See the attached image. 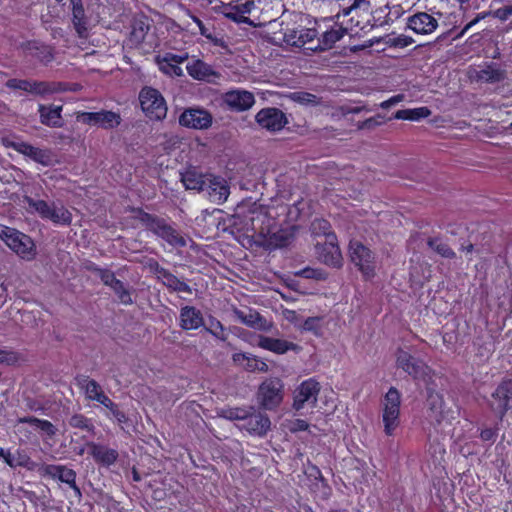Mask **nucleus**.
<instances>
[{
  "mask_svg": "<svg viewBox=\"0 0 512 512\" xmlns=\"http://www.w3.org/2000/svg\"><path fill=\"white\" fill-rule=\"evenodd\" d=\"M90 454L93 458L104 465L113 464L118 458V452L114 449L108 448L104 445L96 444L94 442L88 443Z\"/></svg>",
  "mask_w": 512,
  "mask_h": 512,
  "instance_id": "nucleus-34",
  "label": "nucleus"
},
{
  "mask_svg": "<svg viewBox=\"0 0 512 512\" xmlns=\"http://www.w3.org/2000/svg\"><path fill=\"white\" fill-rule=\"evenodd\" d=\"M233 313L237 320L242 324L257 329L260 331L268 332L273 327V323L262 317L257 311L251 308L234 309Z\"/></svg>",
  "mask_w": 512,
  "mask_h": 512,
  "instance_id": "nucleus-25",
  "label": "nucleus"
},
{
  "mask_svg": "<svg viewBox=\"0 0 512 512\" xmlns=\"http://www.w3.org/2000/svg\"><path fill=\"white\" fill-rule=\"evenodd\" d=\"M311 231L315 236H324V239L327 235H335L330 232V224L324 219H315L311 224Z\"/></svg>",
  "mask_w": 512,
  "mask_h": 512,
  "instance_id": "nucleus-48",
  "label": "nucleus"
},
{
  "mask_svg": "<svg viewBox=\"0 0 512 512\" xmlns=\"http://www.w3.org/2000/svg\"><path fill=\"white\" fill-rule=\"evenodd\" d=\"M31 80L9 79L6 86L10 89H19L29 93Z\"/></svg>",
  "mask_w": 512,
  "mask_h": 512,
  "instance_id": "nucleus-56",
  "label": "nucleus"
},
{
  "mask_svg": "<svg viewBox=\"0 0 512 512\" xmlns=\"http://www.w3.org/2000/svg\"><path fill=\"white\" fill-rule=\"evenodd\" d=\"M476 77L483 82L495 83L504 79V71L500 70L495 65H488L478 70Z\"/></svg>",
  "mask_w": 512,
  "mask_h": 512,
  "instance_id": "nucleus-40",
  "label": "nucleus"
},
{
  "mask_svg": "<svg viewBox=\"0 0 512 512\" xmlns=\"http://www.w3.org/2000/svg\"><path fill=\"white\" fill-rule=\"evenodd\" d=\"M414 43V40L410 36L399 35L393 39V45L404 48Z\"/></svg>",
  "mask_w": 512,
  "mask_h": 512,
  "instance_id": "nucleus-61",
  "label": "nucleus"
},
{
  "mask_svg": "<svg viewBox=\"0 0 512 512\" xmlns=\"http://www.w3.org/2000/svg\"><path fill=\"white\" fill-rule=\"evenodd\" d=\"M317 36V31L312 28L287 29L284 33L283 41L287 45L295 47H305L309 50L321 48L319 44L312 45Z\"/></svg>",
  "mask_w": 512,
  "mask_h": 512,
  "instance_id": "nucleus-18",
  "label": "nucleus"
},
{
  "mask_svg": "<svg viewBox=\"0 0 512 512\" xmlns=\"http://www.w3.org/2000/svg\"><path fill=\"white\" fill-rule=\"evenodd\" d=\"M204 191L208 194L209 199L212 202L222 204L227 200L230 194V187L224 178L220 176L206 175Z\"/></svg>",
  "mask_w": 512,
  "mask_h": 512,
  "instance_id": "nucleus-21",
  "label": "nucleus"
},
{
  "mask_svg": "<svg viewBox=\"0 0 512 512\" xmlns=\"http://www.w3.org/2000/svg\"><path fill=\"white\" fill-rule=\"evenodd\" d=\"M428 246L436 253L444 258L452 259L455 257V252L448 246L447 243L438 238H430L427 242Z\"/></svg>",
  "mask_w": 512,
  "mask_h": 512,
  "instance_id": "nucleus-43",
  "label": "nucleus"
},
{
  "mask_svg": "<svg viewBox=\"0 0 512 512\" xmlns=\"http://www.w3.org/2000/svg\"><path fill=\"white\" fill-rule=\"evenodd\" d=\"M73 23L78 34L82 35L86 30V26L84 21V9L81 4H74L73 6Z\"/></svg>",
  "mask_w": 512,
  "mask_h": 512,
  "instance_id": "nucleus-46",
  "label": "nucleus"
},
{
  "mask_svg": "<svg viewBox=\"0 0 512 512\" xmlns=\"http://www.w3.org/2000/svg\"><path fill=\"white\" fill-rule=\"evenodd\" d=\"M318 258L325 264L332 267L342 265V254L337 245L336 235H327L324 241H317L315 245Z\"/></svg>",
  "mask_w": 512,
  "mask_h": 512,
  "instance_id": "nucleus-11",
  "label": "nucleus"
},
{
  "mask_svg": "<svg viewBox=\"0 0 512 512\" xmlns=\"http://www.w3.org/2000/svg\"><path fill=\"white\" fill-rule=\"evenodd\" d=\"M186 69L192 78L200 81H211L217 76L210 65L199 59L188 63Z\"/></svg>",
  "mask_w": 512,
  "mask_h": 512,
  "instance_id": "nucleus-31",
  "label": "nucleus"
},
{
  "mask_svg": "<svg viewBox=\"0 0 512 512\" xmlns=\"http://www.w3.org/2000/svg\"><path fill=\"white\" fill-rule=\"evenodd\" d=\"M232 359L236 364L244 367L248 371H251V372H255V371L267 372L268 371V365L264 361L258 359L257 357H255L251 354L235 353V354H233Z\"/></svg>",
  "mask_w": 512,
  "mask_h": 512,
  "instance_id": "nucleus-32",
  "label": "nucleus"
},
{
  "mask_svg": "<svg viewBox=\"0 0 512 512\" xmlns=\"http://www.w3.org/2000/svg\"><path fill=\"white\" fill-rule=\"evenodd\" d=\"M8 147L43 166H50L54 163L53 154L49 149L34 147L23 141H12L8 144Z\"/></svg>",
  "mask_w": 512,
  "mask_h": 512,
  "instance_id": "nucleus-14",
  "label": "nucleus"
},
{
  "mask_svg": "<svg viewBox=\"0 0 512 512\" xmlns=\"http://www.w3.org/2000/svg\"><path fill=\"white\" fill-rule=\"evenodd\" d=\"M77 120L88 125L99 126L103 129H113L120 125L121 117L113 111L78 112Z\"/></svg>",
  "mask_w": 512,
  "mask_h": 512,
  "instance_id": "nucleus-13",
  "label": "nucleus"
},
{
  "mask_svg": "<svg viewBox=\"0 0 512 512\" xmlns=\"http://www.w3.org/2000/svg\"><path fill=\"white\" fill-rule=\"evenodd\" d=\"M233 225L249 243L266 249L287 245L291 236L288 231L278 229L270 210L258 203H253L247 212L241 209L234 217Z\"/></svg>",
  "mask_w": 512,
  "mask_h": 512,
  "instance_id": "nucleus-1",
  "label": "nucleus"
},
{
  "mask_svg": "<svg viewBox=\"0 0 512 512\" xmlns=\"http://www.w3.org/2000/svg\"><path fill=\"white\" fill-rule=\"evenodd\" d=\"M255 120L261 128L270 132L280 131L288 124L285 113L275 107L261 109L256 114Z\"/></svg>",
  "mask_w": 512,
  "mask_h": 512,
  "instance_id": "nucleus-12",
  "label": "nucleus"
},
{
  "mask_svg": "<svg viewBox=\"0 0 512 512\" xmlns=\"http://www.w3.org/2000/svg\"><path fill=\"white\" fill-rule=\"evenodd\" d=\"M284 318L293 324L296 328L300 329V325L303 323V319L294 310L286 309L283 311Z\"/></svg>",
  "mask_w": 512,
  "mask_h": 512,
  "instance_id": "nucleus-57",
  "label": "nucleus"
},
{
  "mask_svg": "<svg viewBox=\"0 0 512 512\" xmlns=\"http://www.w3.org/2000/svg\"><path fill=\"white\" fill-rule=\"evenodd\" d=\"M25 202L29 208L37 212L41 218L50 220L54 224L68 226L72 222L71 212L63 205L49 204L44 200H35L31 197H25Z\"/></svg>",
  "mask_w": 512,
  "mask_h": 512,
  "instance_id": "nucleus-5",
  "label": "nucleus"
},
{
  "mask_svg": "<svg viewBox=\"0 0 512 512\" xmlns=\"http://www.w3.org/2000/svg\"><path fill=\"white\" fill-rule=\"evenodd\" d=\"M14 456V468L24 467L28 470H32L36 467V464L30 459V457L23 450H16Z\"/></svg>",
  "mask_w": 512,
  "mask_h": 512,
  "instance_id": "nucleus-47",
  "label": "nucleus"
},
{
  "mask_svg": "<svg viewBox=\"0 0 512 512\" xmlns=\"http://www.w3.org/2000/svg\"><path fill=\"white\" fill-rule=\"evenodd\" d=\"M253 0L245 2H230L222 6V13L225 17L237 22L249 25L250 16L252 15Z\"/></svg>",
  "mask_w": 512,
  "mask_h": 512,
  "instance_id": "nucleus-26",
  "label": "nucleus"
},
{
  "mask_svg": "<svg viewBox=\"0 0 512 512\" xmlns=\"http://www.w3.org/2000/svg\"><path fill=\"white\" fill-rule=\"evenodd\" d=\"M297 100L302 104H316L317 98L310 93H302L297 96Z\"/></svg>",
  "mask_w": 512,
  "mask_h": 512,
  "instance_id": "nucleus-62",
  "label": "nucleus"
},
{
  "mask_svg": "<svg viewBox=\"0 0 512 512\" xmlns=\"http://www.w3.org/2000/svg\"><path fill=\"white\" fill-rule=\"evenodd\" d=\"M7 465L14 468V456L9 451L2 457Z\"/></svg>",
  "mask_w": 512,
  "mask_h": 512,
  "instance_id": "nucleus-64",
  "label": "nucleus"
},
{
  "mask_svg": "<svg viewBox=\"0 0 512 512\" xmlns=\"http://www.w3.org/2000/svg\"><path fill=\"white\" fill-rule=\"evenodd\" d=\"M93 271L96 273V275L101 279V281L106 286H109L112 288V286L115 284V282L118 281V279L115 277L114 273L110 270L94 267Z\"/></svg>",
  "mask_w": 512,
  "mask_h": 512,
  "instance_id": "nucleus-51",
  "label": "nucleus"
},
{
  "mask_svg": "<svg viewBox=\"0 0 512 512\" xmlns=\"http://www.w3.org/2000/svg\"><path fill=\"white\" fill-rule=\"evenodd\" d=\"M149 227L153 233L167 241L172 246L183 247L186 245L184 237H182L176 229L167 224L164 220L152 218Z\"/></svg>",
  "mask_w": 512,
  "mask_h": 512,
  "instance_id": "nucleus-22",
  "label": "nucleus"
},
{
  "mask_svg": "<svg viewBox=\"0 0 512 512\" xmlns=\"http://www.w3.org/2000/svg\"><path fill=\"white\" fill-rule=\"evenodd\" d=\"M210 334H212L217 339L225 341L227 339V333L225 331L224 326L220 321L213 319L210 321V326L206 329Z\"/></svg>",
  "mask_w": 512,
  "mask_h": 512,
  "instance_id": "nucleus-50",
  "label": "nucleus"
},
{
  "mask_svg": "<svg viewBox=\"0 0 512 512\" xmlns=\"http://www.w3.org/2000/svg\"><path fill=\"white\" fill-rule=\"evenodd\" d=\"M77 385L84 392L85 397L88 400L96 401L100 403L106 396L102 387L94 379H90L87 376H81L76 379Z\"/></svg>",
  "mask_w": 512,
  "mask_h": 512,
  "instance_id": "nucleus-29",
  "label": "nucleus"
},
{
  "mask_svg": "<svg viewBox=\"0 0 512 512\" xmlns=\"http://www.w3.org/2000/svg\"><path fill=\"white\" fill-rule=\"evenodd\" d=\"M19 360L16 352L8 349H0V364L12 365Z\"/></svg>",
  "mask_w": 512,
  "mask_h": 512,
  "instance_id": "nucleus-55",
  "label": "nucleus"
},
{
  "mask_svg": "<svg viewBox=\"0 0 512 512\" xmlns=\"http://www.w3.org/2000/svg\"><path fill=\"white\" fill-rule=\"evenodd\" d=\"M404 99H405L404 94H397V95L392 96L388 100L381 102L379 106L383 109H388V108L402 102Z\"/></svg>",
  "mask_w": 512,
  "mask_h": 512,
  "instance_id": "nucleus-59",
  "label": "nucleus"
},
{
  "mask_svg": "<svg viewBox=\"0 0 512 512\" xmlns=\"http://www.w3.org/2000/svg\"><path fill=\"white\" fill-rule=\"evenodd\" d=\"M258 346L274 352L276 354H284L289 350H298L299 346L292 342L283 340V339H275L267 336H260L258 340Z\"/></svg>",
  "mask_w": 512,
  "mask_h": 512,
  "instance_id": "nucleus-30",
  "label": "nucleus"
},
{
  "mask_svg": "<svg viewBox=\"0 0 512 512\" xmlns=\"http://www.w3.org/2000/svg\"><path fill=\"white\" fill-rule=\"evenodd\" d=\"M181 179L186 189L204 191L206 176L196 171L188 170L182 174Z\"/></svg>",
  "mask_w": 512,
  "mask_h": 512,
  "instance_id": "nucleus-38",
  "label": "nucleus"
},
{
  "mask_svg": "<svg viewBox=\"0 0 512 512\" xmlns=\"http://www.w3.org/2000/svg\"><path fill=\"white\" fill-rule=\"evenodd\" d=\"M69 424L72 427L81 428L88 431L93 429V425L90 423L89 419L81 414L73 415L69 420Z\"/></svg>",
  "mask_w": 512,
  "mask_h": 512,
  "instance_id": "nucleus-52",
  "label": "nucleus"
},
{
  "mask_svg": "<svg viewBox=\"0 0 512 512\" xmlns=\"http://www.w3.org/2000/svg\"><path fill=\"white\" fill-rule=\"evenodd\" d=\"M407 27L419 35L432 34L438 27V21L426 12H418L407 18Z\"/></svg>",
  "mask_w": 512,
  "mask_h": 512,
  "instance_id": "nucleus-24",
  "label": "nucleus"
},
{
  "mask_svg": "<svg viewBox=\"0 0 512 512\" xmlns=\"http://www.w3.org/2000/svg\"><path fill=\"white\" fill-rule=\"evenodd\" d=\"M157 277L169 289L176 292L192 293L191 287L164 268L157 269Z\"/></svg>",
  "mask_w": 512,
  "mask_h": 512,
  "instance_id": "nucleus-36",
  "label": "nucleus"
},
{
  "mask_svg": "<svg viewBox=\"0 0 512 512\" xmlns=\"http://www.w3.org/2000/svg\"><path fill=\"white\" fill-rule=\"evenodd\" d=\"M221 416L228 420L244 421L249 416V408H229L221 412Z\"/></svg>",
  "mask_w": 512,
  "mask_h": 512,
  "instance_id": "nucleus-49",
  "label": "nucleus"
},
{
  "mask_svg": "<svg viewBox=\"0 0 512 512\" xmlns=\"http://www.w3.org/2000/svg\"><path fill=\"white\" fill-rule=\"evenodd\" d=\"M20 422L28 423V424L34 426L37 429L46 433L48 436H53L56 433V429H55L54 425L48 420H42V419H38L35 417H26V418L20 419Z\"/></svg>",
  "mask_w": 512,
  "mask_h": 512,
  "instance_id": "nucleus-42",
  "label": "nucleus"
},
{
  "mask_svg": "<svg viewBox=\"0 0 512 512\" xmlns=\"http://www.w3.org/2000/svg\"><path fill=\"white\" fill-rule=\"evenodd\" d=\"M224 103L233 111L249 110L255 103L254 95L246 90H230L223 96Z\"/></svg>",
  "mask_w": 512,
  "mask_h": 512,
  "instance_id": "nucleus-23",
  "label": "nucleus"
},
{
  "mask_svg": "<svg viewBox=\"0 0 512 512\" xmlns=\"http://www.w3.org/2000/svg\"><path fill=\"white\" fill-rule=\"evenodd\" d=\"M382 116L376 115L374 117L368 118L364 121L358 122L357 128L359 130H372L377 126L382 124Z\"/></svg>",
  "mask_w": 512,
  "mask_h": 512,
  "instance_id": "nucleus-53",
  "label": "nucleus"
},
{
  "mask_svg": "<svg viewBox=\"0 0 512 512\" xmlns=\"http://www.w3.org/2000/svg\"><path fill=\"white\" fill-rule=\"evenodd\" d=\"M113 291L117 295L119 301L124 305H130L133 303L130 290L125 287L123 282L118 280L115 282V284L112 286Z\"/></svg>",
  "mask_w": 512,
  "mask_h": 512,
  "instance_id": "nucleus-45",
  "label": "nucleus"
},
{
  "mask_svg": "<svg viewBox=\"0 0 512 512\" xmlns=\"http://www.w3.org/2000/svg\"><path fill=\"white\" fill-rule=\"evenodd\" d=\"M323 328L324 319L323 317L319 316L308 317L307 319L303 320V323L300 325V330L311 332L316 337L323 335Z\"/></svg>",
  "mask_w": 512,
  "mask_h": 512,
  "instance_id": "nucleus-41",
  "label": "nucleus"
},
{
  "mask_svg": "<svg viewBox=\"0 0 512 512\" xmlns=\"http://www.w3.org/2000/svg\"><path fill=\"white\" fill-rule=\"evenodd\" d=\"M401 394L391 387L381 401V416L384 425V432L392 436L400 424Z\"/></svg>",
  "mask_w": 512,
  "mask_h": 512,
  "instance_id": "nucleus-4",
  "label": "nucleus"
},
{
  "mask_svg": "<svg viewBox=\"0 0 512 512\" xmlns=\"http://www.w3.org/2000/svg\"><path fill=\"white\" fill-rule=\"evenodd\" d=\"M281 4L279 0H253L252 15L249 25L261 27L275 21L280 13Z\"/></svg>",
  "mask_w": 512,
  "mask_h": 512,
  "instance_id": "nucleus-7",
  "label": "nucleus"
},
{
  "mask_svg": "<svg viewBox=\"0 0 512 512\" xmlns=\"http://www.w3.org/2000/svg\"><path fill=\"white\" fill-rule=\"evenodd\" d=\"M431 115V111L427 107H418L413 109H403L398 110L393 118L399 120H410V121H419L421 119L427 118Z\"/></svg>",
  "mask_w": 512,
  "mask_h": 512,
  "instance_id": "nucleus-39",
  "label": "nucleus"
},
{
  "mask_svg": "<svg viewBox=\"0 0 512 512\" xmlns=\"http://www.w3.org/2000/svg\"><path fill=\"white\" fill-rule=\"evenodd\" d=\"M490 406L501 417L512 408V380L502 381L491 395Z\"/></svg>",
  "mask_w": 512,
  "mask_h": 512,
  "instance_id": "nucleus-19",
  "label": "nucleus"
},
{
  "mask_svg": "<svg viewBox=\"0 0 512 512\" xmlns=\"http://www.w3.org/2000/svg\"><path fill=\"white\" fill-rule=\"evenodd\" d=\"M105 408L109 410L108 417L114 418L118 423H125L127 421V417L124 412H122L118 405L115 404L107 395L100 402Z\"/></svg>",
  "mask_w": 512,
  "mask_h": 512,
  "instance_id": "nucleus-44",
  "label": "nucleus"
},
{
  "mask_svg": "<svg viewBox=\"0 0 512 512\" xmlns=\"http://www.w3.org/2000/svg\"><path fill=\"white\" fill-rule=\"evenodd\" d=\"M64 90L65 85L59 82L30 81L29 93L32 95L46 97Z\"/></svg>",
  "mask_w": 512,
  "mask_h": 512,
  "instance_id": "nucleus-33",
  "label": "nucleus"
},
{
  "mask_svg": "<svg viewBox=\"0 0 512 512\" xmlns=\"http://www.w3.org/2000/svg\"><path fill=\"white\" fill-rule=\"evenodd\" d=\"M343 36L341 30H330L323 34V45L325 47H331L332 44L340 40Z\"/></svg>",
  "mask_w": 512,
  "mask_h": 512,
  "instance_id": "nucleus-54",
  "label": "nucleus"
},
{
  "mask_svg": "<svg viewBox=\"0 0 512 512\" xmlns=\"http://www.w3.org/2000/svg\"><path fill=\"white\" fill-rule=\"evenodd\" d=\"M478 19L474 18L472 21H470L469 23H467L465 25V27L462 29V31L457 35L456 38H461L462 36H464V34L470 29L472 28L474 25H476L478 23Z\"/></svg>",
  "mask_w": 512,
  "mask_h": 512,
  "instance_id": "nucleus-63",
  "label": "nucleus"
},
{
  "mask_svg": "<svg viewBox=\"0 0 512 512\" xmlns=\"http://www.w3.org/2000/svg\"><path fill=\"white\" fill-rule=\"evenodd\" d=\"M141 109L150 120L160 121L167 115V104L162 94L155 88L144 87L139 93Z\"/></svg>",
  "mask_w": 512,
  "mask_h": 512,
  "instance_id": "nucleus-6",
  "label": "nucleus"
},
{
  "mask_svg": "<svg viewBox=\"0 0 512 512\" xmlns=\"http://www.w3.org/2000/svg\"><path fill=\"white\" fill-rule=\"evenodd\" d=\"M38 471L42 476L57 479L68 484L77 495H81L80 489L76 485V473L74 470L64 465L42 464Z\"/></svg>",
  "mask_w": 512,
  "mask_h": 512,
  "instance_id": "nucleus-16",
  "label": "nucleus"
},
{
  "mask_svg": "<svg viewBox=\"0 0 512 512\" xmlns=\"http://www.w3.org/2000/svg\"><path fill=\"white\" fill-rule=\"evenodd\" d=\"M287 428L293 432L306 431L309 428V424L303 419H294L288 422Z\"/></svg>",
  "mask_w": 512,
  "mask_h": 512,
  "instance_id": "nucleus-58",
  "label": "nucleus"
},
{
  "mask_svg": "<svg viewBox=\"0 0 512 512\" xmlns=\"http://www.w3.org/2000/svg\"><path fill=\"white\" fill-rule=\"evenodd\" d=\"M188 59V53L175 54L165 52L155 57V63L159 70L168 76L180 77L183 75V69L180 65Z\"/></svg>",
  "mask_w": 512,
  "mask_h": 512,
  "instance_id": "nucleus-17",
  "label": "nucleus"
},
{
  "mask_svg": "<svg viewBox=\"0 0 512 512\" xmlns=\"http://www.w3.org/2000/svg\"><path fill=\"white\" fill-rule=\"evenodd\" d=\"M0 239L21 259L32 261L36 258V244L29 235L0 224Z\"/></svg>",
  "mask_w": 512,
  "mask_h": 512,
  "instance_id": "nucleus-2",
  "label": "nucleus"
},
{
  "mask_svg": "<svg viewBox=\"0 0 512 512\" xmlns=\"http://www.w3.org/2000/svg\"><path fill=\"white\" fill-rule=\"evenodd\" d=\"M350 258L366 279L373 278L376 262L373 253L359 241L350 242Z\"/></svg>",
  "mask_w": 512,
  "mask_h": 512,
  "instance_id": "nucleus-8",
  "label": "nucleus"
},
{
  "mask_svg": "<svg viewBox=\"0 0 512 512\" xmlns=\"http://www.w3.org/2000/svg\"><path fill=\"white\" fill-rule=\"evenodd\" d=\"M270 419L267 415L256 412L254 407H249V416L244 420L241 425L251 435L263 436L270 429Z\"/></svg>",
  "mask_w": 512,
  "mask_h": 512,
  "instance_id": "nucleus-27",
  "label": "nucleus"
},
{
  "mask_svg": "<svg viewBox=\"0 0 512 512\" xmlns=\"http://www.w3.org/2000/svg\"><path fill=\"white\" fill-rule=\"evenodd\" d=\"M320 389V383L313 378L303 381L294 390L293 408L295 410H301L305 404H311L314 406L317 403Z\"/></svg>",
  "mask_w": 512,
  "mask_h": 512,
  "instance_id": "nucleus-10",
  "label": "nucleus"
},
{
  "mask_svg": "<svg viewBox=\"0 0 512 512\" xmlns=\"http://www.w3.org/2000/svg\"><path fill=\"white\" fill-rule=\"evenodd\" d=\"M149 28L150 23L147 17L141 16L135 18L129 36L130 43L134 46L141 44L145 40Z\"/></svg>",
  "mask_w": 512,
  "mask_h": 512,
  "instance_id": "nucleus-37",
  "label": "nucleus"
},
{
  "mask_svg": "<svg viewBox=\"0 0 512 512\" xmlns=\"http://www.w3.org/2000/svg\"><path fill=\"white\" fill-rule=\"evenodd\" d=\"M41 123L50 127H61L62 106H45L40 104L38 107Z\"/></svg>",
  "mask_w": 512,
  "mask_h": 512,
  "instance_id": "nucleus-35",
  "label": "nucleus"
},
{
  "mask_svg": "<svg viewBox=\"0 0 512 512\" xmlns=\"http://www.w3.org/2000/svg\"><path fill=\"white\" fill-rule=\"evenodd\" d=\"M204 318L200 310L193 306H184L179 314V326L183 330H196L203 326Z\"/></svg>",
  "mask_w": 512,
  "mask_h": 512,
  "instance_id": "nucleus-28",
  "label": "nucleus"
},
{
  "mask_svg": "<svg viewBox=\"0 0 512 512\" xmlns=\"http://www.w3.org/2000/svg\"><path fill=\"white\" fill-rule=\"evenodd\" d=\"M179 124L197 130L208 129L212 125V115L204 109L188 108L180 115Z\"/></svg>",
  "mask_w": 512,
  "mask_h": 512,
  "instance_id": "nucleus-20",
  "label": "nucleus"
},
{
  "mask_svg": "<svg viewBox=\"0 0 512 512\" xmlns=\"http://www.w3.org/2000/svg\"><path fill=\"white\" fill-rule=\"evenodd\" d=\"M396 364L414 379L424 378L429 370L423 361L413 357L403 349H399L396 353Z\"/></svg>",
  "mask_w": 512,
  "mask_h": 512,
  "instance_id": "nucleus-15",
  "label": "nucleus"
},
{
  "mask_svg": "<svg viewBox=\"0 0 512 512\" xmlns=\"http://www.w3.org/2000/svg\"><path fill=\"white\" fill-rule=\"evenodd\" d=\"M427 419L435 427L450 425L455 417V411L448 406L441 392L427 388Z\"/></svg>",
  "mask_w": 512,
  "mask_h": 512,
  "instance_id": "nucleus-3",
  "label": "nucleus"
},
{
  "mask_svg": "<svg viewBox=\"0 0 512 512\" xmlns=\"http://www.w3.org/2000/svg\"><path fill=\"white\" fill-rule=\"evenodd\" d=\"M283 384L281 380L267 379L259 387L258 401L260 405L267 410L276 408L283 399Z\"/></svg>",
  "mask_w": 512,
  "mask_h": 512,
  "instance_id": "nucleus-9",
  "label": "nucleus"
},
{
  "mask_svg": "<svg viewBox=\"0 0 512 512\" xmlns=\"http://www.w3.org/2000/svg\"><path fill=\"white\" fill-rule=\"evenodd\" d=\"M512 15V6L499 8L493 12V16L505 21Z\"/></svg>",
  "mask_w": 512,
  "mask_h": 512,
  "instance_id": "nucleus-60",
  "label": "nucleus"
}]
</instances>
